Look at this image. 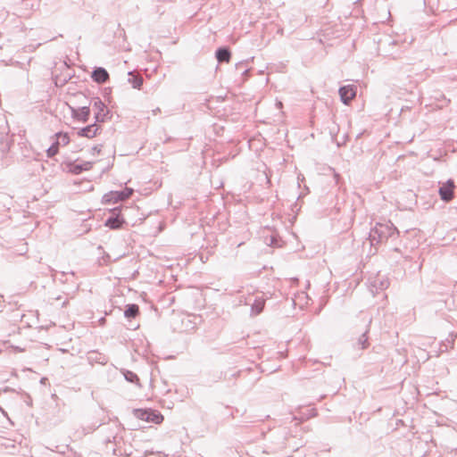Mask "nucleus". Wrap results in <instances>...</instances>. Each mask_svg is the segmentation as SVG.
<instances>
[{"label": "nucleus", "instance_id": "nucleus-16", "mask_svg": "<svg viewBox=\"0 0 457 457\" xmlns=\"http://www.w3.org/2000/svg\"><path fill=\"white\" fill-rule=\"evenodd\" d=\"M129 75L130 76L129 81L132 84V87L134 88H139L143 84V79L139 76L132 74V72H129Z\"/></svg>", "mask_w": 457, "mask_h": 457}, {"label": "nucleus", "instance_id": "nucleus-24", "mask_svg": "<svg viewBox=\"0 0 457 457\" xmlns=\"http://www.w3.org/2000/svg\"><path fill=\"white\" fill-rule=\"evenodd\" d=\"M160 112V109L157 108L156 110H154V112Z\"/></svg>", "mask_w": 457, "mask_h": 457}, {"label": "nucleus", "instance_id": "nucleus-20", "mask_svg": "<svg viewBox=\"0 0 457 457\" xmlns=\"http://www.w3.org/2000/svg\"><path fill=\"white\" fill-rule=\"evenodd\" d=\"M59 151V145H56V142L54 141L46 150L47 157L54 156Z\"/></svg>", "mask_w": 457, "mask_h": 457}, {"label": "nucleus", "instance_id": "nucleus-13", "mask_svg": "<svg viewBox=\"0 0 457 457\" xmlns=\"http://www.w3.org/2000/svg\"><path fill=\"white\" fill-rule=\"evenodd\" d=\"M216 58L220 62H228L230 59V53L227 48H219L216 51Z\"/></svg>", "mask_w": 457, "mask_h": 457}, {"label": "nucleus", "instance_id": "nucleus-15", "mask_svg": "<svg viewBox=\"0 0 457 457\" xmlns=\"http://www.w3.org/2000/svg\"><path fill=\"white\" fill-rule=\"evenodd\" d=\"M138 313V306L137 304H129L125 310L124 315L127 318H135Z\"/></svg>", "mask_w": 457, "mask_h": 457}, {"label": "nucleus", "instance_id": "nucleus-7", "mask_svg": "<svg viewBox=\"0 0 457 457\" xmlns=\"http://www.w3.org/2000/svg\"><path fill=\"white\" fill-rule=\"evenodd\" d=\"M67 167H68V170L70 172L78 175V174L81 173L82 171H87V170H91L93 167V162H87V161L80 162H73L68 163Z\"/></svg>", "mask_w": 457, "mask_h": 457}, {"label": "nucleus", "instance_id": "nucleus-4", "mask_svg": "<svg viewBox=\"0 0 457 457\" xmlns=\"http://www.w3.org/2000/svg\"><path fill=\"white\" fill-rule=\"evenodd\" d=\"M454 182L452 179H448L444 183L438 190L440 198L445 202H449L453 198Z\"/></svg>", "mask_w": 457, "mask_h": 457}, {"label": "nucleus", "instance_id": "nucleus-22", "mask_svg": "<svg viewBox=\"0 0 457 457\" xmlns=\"http://www.w3.org/2000/svg\"><path fill=\"white\" fill-rule=\"evenodd\" d=\"M92 150H93L94 152H97V153H99V152H100V149H99L97 146L93 147V148H92Z\"/></svg>", "mask_w": 457, "mask_h": 457}, {"label": "nucleus", "instance_id": "nucleus-9", "mask_svg": "<svg viewBox=\"0 0 457 457\" xmlns=\"http://www.w3.org/2000/svg\"><path fill=\"white\" fill-rule=\"evenodd\" d=\"M98 130H99V126L96 123H94V124L88 125L83 129H80L78 131V135L79 137L93 138L97 135Z\"/></svg>", "mask_w": 457, "mask_h": 457}, {"label": "nucleus", "instance_id": "nucleus-21", "mask_svg": "<svg viewBox=\"0 0 457 457\" xmlns=\"http://www.w3.org/2000/svg\"><path fill=\"white\" fill-rule=\"evenodd\" d=\"M276 106H277V108H278V109H281V108H282V106H283V104H282L280 101H278V102L276 103Z\"/></svg>", "mask_w": 457, "mask_h": 457}, {"label": "nucleus", "instance_id": "nucleus-3", "mask_svg": "<svg viewBox=\"0 0 457 457\" xmlns=\"http://www.w3.org/2000/svg\"><path fill=\"white\" fill-rule=\"evenodd\" d=\"M132 194L133 189L129 187H126L122 191H110L104 195L103 202L105 204H116L128 199Z\"/></svg>", "mask_w": 457, "mask_h": 457}, {"label": "nucleus", "instance_id": "nucleus-19", "mask_svg": "<svg viewBox=\"0 0 457 457\" xmlns=\"http://www.w3.org/2000/svg\"><path fill=\"white\" fill-rule=\"evenodd\" d=\"M367 334V331L365 333H363L358 339V345L361 349H365L368 347L369 345V343H368V337L366 336Z\"/></svg>", "mask_w": 457, "mask_h": 457}, {"label": "nucleus", "instance_id": "nucleus-1", "mask_svg": "<svg viewBox=\"0 0 457 457\" xmlns=\"http://www.w3.org/2000/svg\"><path fill=\"white\" fill-rule=\"evenodd\" d=\"M398 231L394 224L390 221L378 222L372 228L369 233L367 241L370 245L369 254L373 255L377 252V245L386 242L388 238L394 237Z\"/></svg>", "mask_w": 457, "mask_h": 457}, {"label": "nucleus", "instance_id": "nucleus-11", "mask_svg": "<svg viewBox=\"0 0 457 457\" xmlns=\"http://www.w3.org/2000/svg\"><path fill=\"white\" fill-rule=\"evenodd\" d=\"M93 79L97 83H104L109 79V74L104 68H97L93 71Z\"/></svg>", "mask_w": 457, "mask_h": 457}, {"label": "nucleus", "instance_id": "nucleus-2", "mask_svg": "<svg viewBox=\"0 0 457 457\" xmlns=\"http://www.w3.org/2000/svg\"><path fill=\"white\" fill-rule=\"evenodd\" d=\"M135 416L141 420L147 422H153L154 424H160L163 420V416L161 414V412L154 410H143V409H137L134 411Z\"/></svg>", "mask_w": 457, "mask_h": 457}, {"label": "nucleus", "instance_id": "nucleus-6", "mask_svg": "<svg viewBox=\"0 0 457 457\" xmlns=\"http://www.w3.org/2000/svg\"><path fill=\"white\" fill-rule=\"evenodd\" d=\"M93 107L96 109L95 119L96 122H103L108 113L107 107L99 98L93 101Z\"/></svg>", "mask_w": 457, "mask_h": 457}, {"label": "nucleus", "instance_id": "nucleus-5", "mask_svg": "<svg viewBox=\"0 0 457 457\" xmlns=\"http://www.w3.org/2000/svg\"><path fill=\"white\" fill-rule=\"evenodd\" d=\"M71 117L80 122H87L90 116V109L88 106H82L80 108H74L70 106Z\"/></svg>", "mask_w": 457, "mask_h": 457}, {"label": "nucleus", "instance_id": "nucleus-18", "mask_svg": "<svg viewBox=\"0 0 457 457\" xmlns=\"http://www.w3.org/2000/svg\"><path fill=\"white\" fill-rule=\"evenodd\" d=\"M124 378L127 381L131 383H137L139 381L137 375L129 370L124 371Z\"/></svg>", "mask_w": 457, "mask_h": 457}, {"label": "nucleus", "instance_id": "nucleus-10", "mask_svg": "<svg viewBox=\"0 0 457 457\" xmlns=\"http://www.w3.org/2000/svg\"><path fill=\"white\" fill-rule=\"evenodd\" d=\"M388 285H389V282L387 279H380L379 278H375L370 283V292L374 295L375 294L378 293V290H384V289L387 288Z\"/></svg>", "mask_w": 457, "mask_h": 457}, {"label": "nucleus", "instance_id": "nucleus-8", "mask_svg": "<svg viewBox=\"0 0 457 457\" xmlns=\"http://www.w3.org/2000/svg\"><path fill=\"white\" fill-rule=\"evenodd\" d=\"M339 95L342 102L347 104L355 96V90L350 85L344 86L339 88Z\"/></svg>", "mask_w": 457, "mask_h": 457}, {"label": "nucleus", "instance_id": "nucleus-14", "mask_svg": "<svg viewBox=\"0 0 457 457\" xmlns=\"http://www.w3.org/2000/svg\"><path fill=\"white\" fill-rule=\"evenodd\" d=\"M56 137V145H66L70 142V137L67 133L58 132L55 134Z\"/></svg>", "mask_w": 457, "mask_h": 457}, {"label": "nucleus", "instance_id": "nucleus-23", "mask_svg": "<svg viewBox=\"0 0 457 457\" xmlns=\"http://www.w3.org/2000/svg\"><path fill=\"white\" fill-rule=\"evenodd\" d=\"M187 320L188 322H190V317L189 316H187Z\"/></svg>", "mask_w": 457, "mask_h": 457}, {"label": "nucleus", "instance_id": "nucleus-17", "mask_svg": "<svg viewBox=\"0 0 457 457\" xmlns=\"http://www.w3.org/2000/svg\"><path fill=\"white\" fill-rule=\"evenodd\" d=\"M121 225V221L119 220L118 217H110L105 221V226L109 227L110 228L116 229L119 228Z\"/></svg>", "mask_w": 457, "mask_h": 457}, {"label": "nucleus", "instance_id": "nucleus-12", "mask_svg": "<svg viewBox=\"0 0 457 457\" xmlns=\"http://www.w3.org/2000/svg\"><path fill=\"white\" fill-rule=\"evenodd\" d=\"M265 304V300L262 297H256L254 302L251 304V315L256 316L260 314Z\"/></svg>", "mask_w": 457, "mask_h": 457}]
</instances>
